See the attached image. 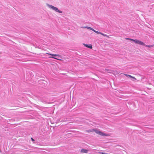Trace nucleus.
I'll return each mask as SVG.
<instances>
[{"label":"nucleus","instance_id":"9","mask_svg":"<svg viewBox=\"0 0 154 154\" xmlns=\"http://www.w3.org/2000/svg\"><path fill=\"white\" fill-rule=\"evenodd\" d=\"M93 31H94V32H95V33H96L99 34H101V32H99L98 31H96L95 30H94V29H93Z\"/></svg>","mask_w":154,"mask_h":154},{"label":"nucleus","instance_id":"4","mask_svg":"<svg viewBox=\"0 0 154 154\" xmlns=\"http://www.w3.org/2000/svg\"><path fill=\"white\" fill-rule=\"evenodd\" d=\"M48 54L52 56V57H50L54 58V59H56L58 60H60V59H59L58 58L61 57L59 55H57L56 54Z\"/></svg>","mask_w":154,"mask_h":154},{"label":"nucleus","instance_id":"12","mask_svg":"<svg viewBox=\"0 0 154 154\" xmlns=\"http://www.w3.org/2000/svg\"><path fill=\"white\" fill-rule=\"evenodd\" d=\"M100 34L102 35L103 36H106V35L105 34H103L101 32V34Z\"/></svg>","mask_w":154,"mask_h":154},{"label":"nucleus","instance_id":"5","mask_svg":"<svg viewBox=\"0 0 154 154\" xmlns=\"http://www.w3.org/2000/svg\"><path fill=\"white\" fill-rule=\"evenodd\" d=\"M88 151V150L85 149H82L81 150V152L82 153H87Z\"/></svg>","mask_w":154,"mask_h":154},{"label":"nucleus","instance_id":"2","mask_svg":"<svg viewBox=\"0 0 154 154\" xmlns=\"http://www.w3.org/2000/svg\"><path fill=\"white\" fill-rule=\"evenodd\" d=\"M93 131H94L95 133H96L97 134H99L100 135L103 136H109V135L107 134H105L103 133V132L100 131H98L97 130H93Z\"/></svg>","mask_w":154,"mask_h":154},{"label":"nucleus","instance_id":"3","mask_svg":"<svg viewBox=\"0 0 154 154\" xmlns=\"http://www.w3.org/2000/svg\"><path fill=\"white\" fill-rule=\"evenodd\" d=\"M126 39H130L131 40H132L133 41H134L135 43L139 44L140 45H145V44L143 42H141L140 41L138 40H137V39L134 40L132 39L128 38H127Z\"/></svg>","mask_w":154,"mask_h":154},{"label":"nucleus","instance_id":"1","mask_svg":"<svg viewBox=\"0 0 154 154\" xmlns=\"http://www.w3.org/2000/svg\"><path fill=\"white\" fill-rule=\"evenodd\" d=\"M48 7L52 9L54 11H55L58 12L60 13H62V11L59 10L57 8L55 7L52 5H48Z\"/></svg>","mask_w":154,"mask_h":154},{"label":"nucleus","instance_id":"10","mask_svg":"<svg viewBox=\"0 0 154 154\" xmlns=\"http://www.w3.org/2000/svg\"><path fill=\"white\" fill-rule=\"evenodd\" d=\"M146 47H149V48H150L151 47H152V45H144Z\"/></svg>","mask_w":154,"mask_h":154},{"label":"nucleus","instance_id":"14","mask_svg":"<svg viewBox=\"0 0 154 154\" xmlns=\"http://www.w3.org/2000/svg\"><path fill=\"white\" fill-rule=\"evenodd\" d=\"M31 139H32V140L33 141H34V140L32 138H31Z\"/></svg>","mask_w":154,"mask_h":154},{"label":"nucleus","instance_id":"11","mask_svg":"<svg viewBox=\"0 0 154 154\" xmlns=\"http://www.w3.org/2000/svg\"><path fill=\"white\" fill-rule=\"evenodd\" d=\"M105 71H107V72H108V71H109V70L108 69H105Z\"/></svg>","mask_w":154,"mask_h":154},{"label":"nucleus","instance_id":"8","mask_svg":"<svg viewBox=\"0 0 154 154\" xmlns=\"http://www.w3.org/2000/svg\"><path fill=\"white\" fill-rule=\"evenodd\" d=\"M125 75L127 77H129L130 78H132L133 79H135V78L134 77H133V76H131V75H127V74H125Z\"/></svg>","mask_w":154,"mask_h":154},{"label":"nucleus","instance_id":"6","mask_svg":"<svg viewBox=\"0 0 154 154\" xmlns=\"http://www.w3.org/2000/svg\"><path fill=\"white\" fill-rule=\"evenodd\" d=\"M86 47L88 48H92V45L91 44L90 45H87L85 44H83Z\"/></svg>","mask_w":154,"mask_h":154},{"label":"nucleus","instance_id":"7","mask_svg":"<svg viewBox=\"0 0 154 154\" xmlns=\"http://www.w3.org/2000/svg\"><path fill=\"white\" fill-rule=\"evenodd\" d=\"M82 28H86L88 29H89L92 30H93V29L91 27L89 26H85V27H82Z\"/></svg>","mask_w":154,"mask_h":154},{"label":"nucleus","instance_id":"13","mask_svg":"<svg viewBox=\"0 0 154 154\" xmlns=\"http://www.w3.org/2000/svg\"><path fill=\"white\" fill-rule=\"evenodd\" d=\"M102 154H107V153H106L104 152H101Z\"/></svg>","mask_w":154,"mask_h":154}]
</instances>
